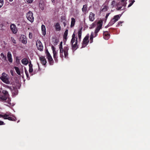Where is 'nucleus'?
<instances>
[{
  "label": "nucleus",
  "instance_id": "09e8293b",
  "mask_svg": "<svg viewBox=\"0 0 150 150\" xmlns=\"http://www.w3.org/2000/svg\"><path fill=\"white\" fill-rule=\"evenodd\" d=\"M53 56H55V55H57V52H56V51L55 50H53Z\"/></svg>",
  "mask_w": 150,
  "mask_h": 150
},
{
  "label": "nucleus",
  "instance_id": "a878e982",
  "mask_svg": "<svg viewBox=\"0 0 150 150\" xmlns=\"http://www.w3.org/2000/svg\"><path fill=\"white\" fill-rule=\"evenodd\" d=\"M14 68L15 69L16 72L17 74L19 75H20L21 72L19 69V68L18 67H14Z\"/></svg>",
  "mask_w": 150,
  "mask_h": 150
},
{
  "label": "nucleus",
  "instance_id": "412c9836",
  "mask_svg": "<svg viewBox=\"0 0 150 150\" xmlns=\"http://www.w3.org/2000/svg\"><path fill=\"white\" fill-rule=\"evenodd\" d=\"M68 30L66 29L63 35V38L65 39L66 41L67 40V35L68 34Z\"/></svg>",
  "mask_w": 150,
  "mask_h": 150
},
{
  "label": "nucleus",
  "instance_id": "dca6fc26",
  "mask_svg": "<svg viewBox=\"0 0 150 150\" xmlns=\"http://www.w3.org/2000/svg\"><path fill=\"white\" fill-rule=\"evenodd\" d=\"M77 42L76 41V42H75V44H71V47L72 48V49L74 50H76L78 48V45H77Z\"/></svg>",
  "mask_w": 150,
  "mask_h": 150
},
{
  "label": "nucleus",
  "instance_id": "58836bf2",
  "mask_svg": "<svg viewBox=\"0 0 150 150\" xmlns=\"http://www.w3.org/2000/svg\"><path fill=\"white\" fill-rule=\"evenodd\" d=\"M114 24L112 22V20H111L109 22V23L108 24V26H110Z\"/></svg>",
  "mask_w": 150,
  "mask_h": 150
},
{
  "label": "nucleus",
  "instance_id": "7c9ffc66",
  "mask_svg": "<svg viewBox=\"0 0 150 150\" xmlns=\"http://www.w3.org/2000/svg\"><path fill=\"white\" fill-rule=\"evenodd\" d=\"M13 93L15 95H16L18 94V91L16 88H14L13 89Z\"/></svg>",
  "mask_w": 150,
  "mask_h": 150
},
{
  "label": "nucleus",
  "instance_id": "774afa93",
  "mask_svg": "<svg viewBox=\"0 0 150 150\" xmlns=\"http://www.w3.org/2000/svg\"><path fill=\"white\" fill-rule=\"evenodd\" d=\"M125 0H121V2H123Z\"/></svg>",
  "mask_w": 150,
  "mask_h": 150
},
{
  "label": "nucleus",
  "instance_id": "5fc2aeb1",
  "mask_svg": "<svg viewBox=\"0 0 150 150\" xmlns=\"http://www.w3.org/2000/svg\"><path fill=\"white\" fill-rule=\"evenodd\" d=\"M4 124V123L3 121L0 120V125H2Z\"/></svg>",
  "mask_w": 150,
  "mask_h": 150
},
{
  "label": "nucleus",
  "instance_id": "7ed1b4c3",
  "mask_svg": "<svg viewBox=\"0 0 150 150\" xmlns=\"http://www.w3.org/2000/svg\"><path fill=\"white\" fill-rule=\"evenodd\" d=\"M36 45L38 50L40 51H43V47L42 43L39 40H38L36 42Z\"/></svg>",
  "mask_w": 150,
  "mask_h": 150
},
{
  "label": "nucleus",
  "instance_id": "20e7f679",
  "mask_svg": "<svg viewBox=\"0 0 150 150\" xmlns=\"http://www.w3.org/2000/svg\"><path fill=\"white\" fill-rule=\"evenodd\" d=\"M88 38V36H86L85 37L82 42L81 48L85 47L88 44L89 42Z\"/></svg>",
  "mask_w": 150,
  "mask_h": 150
},
{
  "label": "nucleus",
  "instance_id": "4be33fe9",
  "mask_svg": "<svg viewBox=\"0 0 150 150\" xmlns=\"http://www.w3.org/2000/svg\"><path fill=\"white\" fill-rule=\"evenodd\" d=\"M5 119H7L10 121H16V118L14 116L13 117H7L5 118Z\"/></svg>",
  "mask_w": 150,
  "mask_h": 150
},
{
  "label": "nucleus",
  "instance_id": "aec40b11",
  "mask_svg": "<svg viewBox=\"0 0 150 150\" xmlns=\"http://www.w3.org/2000/svg\"><path fill=\"white\" fill-rule=\"evenodd\" d=\"M49 62V64L50 65H53L54 64V61L52 57H51L47 58Z\"/></svg>",
  "mask_w": 150,
  "mask_h": 150
},
{
  "label": "nucleus",
  "instance_id": "338daca9",
  "mask_svg": "<svg viewBox=\"0 0 150 150\" xmlns=\"http://www.w3.org/2000/svg\"><path fill=\"white\" fill-rule=\"evenodd\" d=\"M78 36V38L79 39H81V36Z\"/></svg>",
  "mask_w": 150,
  "mask_h": 150
},
{
  "label": "nucleus",
  "instance_id": "39448f33",
  "mask_svg": "<svg viewBox=\"0 0 150 150\" xmlns=\"http://www.w3.org/2000/svg\"><path fill=\"white\" fill-rule=\"evenodd\" d=\"M20 40L24 44H26L27 43V39L26 36L24 35H21L20 37Z\"/></svg>",
  "mask_w": 150,
  "mask_h": 150
},
{
  "label": "nucleus",
  "instance_id": "c85d7f7f",
  "mask_svg": "<svg viewBox=\"0 0 150 150\" xmlns=\"http://www.w3.org/2000/svg\"><path fill=\"white\" fill-rule=\"evenodd\" d=\"M82 29V27L79 29L78 31V36H81Z\"/></svg>",
  "mask_w": 150,
  "mask_h": 150
},
{
  "label": "nucleus",
  "instance_id": "0e129e2a",
  "mask_svg": "<svg viewBox=\"0 0 150 150\" xmlns=\"http://www.w3.org/2000/svg\"><path fill=\"white\" fill-rule=\"evenodd\" d=\"M55 42L56 43V44H57V43L58 42V40L57 39H55Z\"/></svg>",
  "mask_w": 150,
  "mask_h": 150
},
{
  "label": "nucleus",
  "instance_id": "f257e3e1",
  "mask_svg": "<svg viewBox=\"0 0 150 150\" xmlns=\"http://www.w3.org/2000/svg\"><path fill=\"white\" fill-rule=\"evenodd\" d=\"M0 79L3 82L7 84H9L10 83V82L8 79V75L5 73H2Z\"/></svg>",
  "mask_w": 150,
  "mask_h": 150
},
{
  "label": "nucleus",
  "instance_id": "4d7b16f0",
  "mask_svg": "<svg viewBox=\"0 0 150 150\" xmlns=\"http://www.w3.org/2000/svg\"><path fill=\"white\" fill-rule=\"evenodd\" d=\"M39 71V70H35L34 71V74H36L38 72V71Z\"/></svg>",
  "mask_w": 150,
  "mask_h": 150
},
{
  "label": "nucleus",
  "instance_id": "603ef678",
  "mask_svg": "<svg viewBox=\"0 0 150 150\" xmlns=\"http://www.w3.org/2000/svg\"><path fill=\"white\" fill-rule=\"evenodd\" d=\"M27 2L29 3H31L33 2V0H26Z\"/></svg>",
  "mask_w": 150,
  "mask_h": 150
},
{
  "label": "nucleus",
  "instance_id": "8fccbe9b",
  "mask_svg": "<svg viewBox=\"0 0 150 150\" xmlns=\"http://www.w3.org/2000/svg\"><path fill=\"white\" fill-rule=\"evenodd\" d=\"M61 19L63 21V20H65L66 19V17L65 16H62L61 17Z\"/></svg>",
  "mask_w": 150,
  "mask_h": 150
},
{
  "label": "nucleus",
  "instance_id": "cd10ccee",
  "mask_svg": "<svg viewBox=\"0 0 150 150\" xmlns=\"http://www.w3.org/2000/svg\"><path fill=\"white\" fill-rule=\"evenodd\" d=\"M135 1L134 0H129V2H130V3L128 5V7L129 8L131 6Z\"/></svg>",
  "mask_w": 150,
  "mask_h": 150
},
{
  "label": "nucleus",
  "instance_id": "6e6d98bb",
  "mask_svg": "<svg viewBox=\"0 0 150 150\" xmlns=\"http://www.w3.org/2000/svg\"><path fill=\"white\" fill-rule=\"evenodd\" d=\"M110 14V13H108L106 14L105 16V18H106V19H107L108 18V17Z\"/></svg>",
  "mask_w": 150,
  "mask_h": 150
},
{
  "label": "nucleus",
  "instance_id": "9d476101",
  "mask_svg": "<svg viewBox=\"0 0 150 150\" xmlns=\"http://www.w3.org/2000/svg\"><path fill=\"white\" fill-rule=\"evenodd\" d=\"M39 59L41 63L43 65H45L47 63V61L45 57L42 56L39 57Z\"/></svg>",
  "mask_w": 150,
  "mask_h": 150
},
{
  "label": "nucleus",
  "instance_id": "4468645a",
  "mask_svg": "<svg viewBox=\"0 0 150 150\" xmlns=\"http://www.w3.org/2000/svg\"><path fill=\"white\" fill-rule=\"evenodd\" d=\"M7 57L9 62L10 63H12V62L13 59L12 57L11 54L10 52H8Z\"/></svg>",
  "mask_w": 150,
  "mask_h": 150
},
{
  "label": "nucleus",
  "instance_id": "052dcab7",
  "mask_svg": "<svg viewBox=\"0 0 150 150\" xmlns=\"http://www.w3.org/2000/svg\"><path fill=\"white\" fill-rule=\"evenodd\" d=\"M63 23L64 26L65 27L67 25L66 22H63Z\"/></svg>",
  "mask_w": 150,
  "mask_h": 150
},
{
  "label": "nucleus",
  "instance_id": "c03bdc74",
  "mask_svg": "<svg viewBox=\"0 0 150 150\" xmlns=\"http://www.w3.org/2000/svg\"><path fill=\"white\" fill-rule=\"evenodd\" d=\"M29 37L30 39H32L33 37V34L32 33L30 32L29 34Z\"/></svg>",
  "mask_w": 150,
  "mask_h": 150
},
{
  "label": "nucleus",
  "instance_id": "f8f14e48",
  "mask_svg": "<svg viewBox=\"0 0 150 150\" xmlns=\"http://www.w3.org/2000/svg\"><path fill=\"white\" fill-rule=\"evenodd\" d=\"M77 41V38L76 37H75V35L74 33H73L72 36V39L71 41V43L73 44Z\"/></svg>",
  "mask_w": 150,
  "mask_h": 150
},
{
  "label": "nucleus",
  "instance_id": "0eeeda50",
  "mask_svg": "<svg viewBox=\"0 0 150 150\" xmlns=\"http://www.w3.org/2000/svg\"><path fill=\"white\" fill-rule=\"evenodd\" d=\"M63 49L64 57L67 58H68V51L69 50L68 46H64Z\"/></svg>",
  "mask_w": 150,
  "mask_h": 150
},
{
  "label": "nucleus",
  "instance_id": "f03ea898",
  "mask_svg": "<svg viewBox=\"0 0 150 150\" xmlns=\"http://www.w3.org/2000/svg\"><path fill=\"white\" fill-rule=\"evenodd\" d=\"M26 17L27 19L31 22L33 21L34 18L33 16V14L31 11H29L27 13Z\"/></svg>",
  "mask_w": 150,
  "mask_h": 150
},
{
  "label": "nucleus",
  "instance_id": "393cba45",
  "mask_svg": "<svg viewBox=\"0 0 150 150\" xmlns=\"http://www.w3.org/2000/svg\"><path fill=\"white\" fill-rule=\"evenodd\" d=\"M87 6L86 4L84 5L83 6V7L82 8V10L83 13H85L87 10Z\"/></svg>",
  "mask_w": 150,
  "mask_h": 150
},
{
  "label": "nucleus",
  "instance_id": "bb28decb",
  "mask_svg": "<svg viewBox=\"0 0 150 150\" xmlns=\"http://www.w3.org/2000/svg\"><path fill=\"white\" fill-rule=\"evenodd\" d=\"M0 56L1 57L3 60L4 61L6 60V55H4L3 53H2L1 54Z\"/></svg>",
  "mask_w": 150,
  "mask_h": 150
},
{
  "label": "nucleus",
  "instance_id": "473e14b6",
  "mask_svg": "<svg viewBox=\"0 0 150 150\" xmlns=\"http://www.w3.org/2000/svg\"><path fill=\"white\" fill-rule=\"evenodd\" d=\"M2 93L4 94L3 95H5L6 96L8 94V92L6 90H3L2 91Z\"/></svg>",
  "mask_w": 150,
  "mask_h": 150
},
{
  "label": "nucleus",
  "instance_id": "f3484780",
  "mask_svg": "<svg viewBox=\"0 0 150 150\" xmlns=\"http://www.w3.org/2000/svg\"><path fill=\"white\" fill-rule=\"evenodd\" d=\"M123 13H122V14H120L115 16L113 18V20H115L116 22L120 18Z\"/></svg>",
  "mask_w": 150,
  "mask_h": 150
},
{
  "label": "nucleus",
  "instance_id": "6ab92c4d",
  "mask_svg": "<svg viewBox=\"0 0 150 150\" xmlns=\"http://www.w3.org/2000/svg\"><path fill=\"white\" fill-rule=\"evenodd\" d=\"M7 99V97L5 95H0V101H4L6 100Z\"/></svg>",
  "mask_w": 150,
  "mask_h": 150
},
{
  "label": "nucleus",
  "instance_id": "680f3d73",
  "mask_svg": "<svg viewBox=\"0 0 150 150\" xmlns=\"http://www.w3.org/2000/svg\"><path fill=\"white\" fill-rule=\"evenodd\" d=\"M111 20H112V22L114 24L116 22V21H115V20H113V18H112Z\"/></svg>",
  "mask_w": 150,
  "mask_h": 150
},
{
  "label": "nucleus",
  "instance_id": "ddd939ff",
  "mask_svg": "<svg viewBox=\"0 0 150 150\" xmlns=\"http://www.w3.org/2000/svg\"><path fill=\"white\" fill-rule=\"evenodd\" d=\"M95 16L94 13L91 12H90L89 16V20L91 21H94L95 19Z\"/></svg>",
  "mask_w": 150,
  "mask_h": 150
},
{
  "label": "nucleus",
  "instance_id": "b1692460",
  "mask_svg": "<svg viewBox=\"0 0 150 150\" xmlns=\"http://www.w3.org/2000/svg\"><path fill=\"white\" fill-rule=\"evenodd\" d=\"M22 63L25 65H27L28 63V61L26 58H24L21 60Z\"/></svg>",
  "mask_w": 150,
  "mask_h": 150
},
{
  "label": "nucleus",
  "instance_id": "e433bc0d",
  "mask_svg": "<svg viewBox=\"0 0 150 150\" xmlns=\"http://www.w3.org/2000/svg\"><path fill=\"white\" fill-rule=\"evenodd\" d=\"M39 6L42 10L44 9V7L43 4L40 3Z\"/></svg>",
  "mask_w": 150,
  "mask_h": 150
},
{
  "label": "nucleus",
  "instance_id": "72a5a7b5",
  "mask_svg": "<svg viewBox=\"0 0 150 150\" xmlns=\"http://www.w3.org/2000/svg\"><path fill=\"white\" fill-rule=\"evenodd\" d=\"M108 9V6H105L102 8V11H107Z\"/></svg>",
  "mask_w": 150,
  "mask_h": 150
},
{
  "label": "nucleus",
  "instance_id": "6e6552de",
  "mask_svg": "<svg viewBox=\"0 0 150 150\" xmlns=\"http://www.w3.org/2000/svg\"><path fill=\"white\" fill-rule=\"evenodd\" d=\"M62 42H61L60 44L59 50H60V56L62 59H63L64 55H63V49L62 47Z\"/></svg>",
  "mask_w": 150,
  "mask_h": 150
},
{
  "label": "nucleus",
  "instance_id": "3c124183",
  "mask_svg": "<svg viewBox=\"0 0 150 150\" xmlns=\"http://www.w3.org/2000/svg\"><path fill=\"white\" fill-rule=\"evenodd\" d=\"M25 71L27 77V78H28L29 77V75L28 71L26 70H25Z\"/></svg>",
  "mask_w": 150,
  "mask_h": 150
},
{
  "label": "nucleus",
  "instance_id": "2eb2a0df",
  "mask_svg": "<svg viewBox=\"0 0 150 150\" xmlns=\"http://www.w3.org/2000/svg\"><path fill=\"white\" fill-rule=\"evenodd\" d=\"M41 30L43 35L45 36L46 34V30L45 26L42 25L41 26Z\"/></svg>",
  "mask_w": 150,
  "mask_h": 150
},
{
  "label": "nucleus",
  "instance_id": "69168bd1",
  "mask_svg": "<svg viewBox=\"0 0 150 150\" xmlns=\"http://www.w3.org/2000/svg\"><path fill=\"white\" fill-rule=\"evenodd\" d=\"M117 6H118L120 5V3H118L117 4H116Z\"/></svg>",
  "mask_w": 150,
  "mask_h": 150
},
{
  "label": "nucleus",
  "instance_id": "de8ad7c7",
  "mask_svg": "<svg viewBox=\"0 0 150 150\" xmlns=\"http://www.w3.org/2000/svg\"><path fill=\"white\" fill-rule=\"evenodd\" d=\"M33 67H31V68H29V72L30 73H31L32 72H33Z\"/></svg>",
  "mask_w": 150,
  "mask_h": 150
},
{
  "label": "nucleus",
  "instance_id": "13d9d810",
  "mask_svg": "<svg viewBox=\"0 0 150 150\" xmlns=\"http://www.w3.org/2000/svg\"><path fill=\"white\" fill-rule=\"evenodd\" d=\"M52 51H53V50H55V48L53 46H52Z\"/></svg>",
  "mask_w": 150,
  "mask_h": 150
},
{
  "label": "nucleus",
  "instance_id": "f704fd0d",
  "mask_svg": "<svg viewBox=\"0 0 150 150\" xmlns=\"http://www.w3.org/2000/svg\"><path fill=\"white\" fill-rule=\"evenodd\" d=\"M46 54L47 56V58L48 57H51L50 54V53L47 50L46 51Z\"/></svg>",
  "mask_w": 150,
  "mask_h": 150
},
{
  "label": "nucleus",
  "instance_id": "423d86ee",
  "mask_svg": "<svg viewBox=\"0 0 150 150\" xmlns=\"http://www.w3.org/2000/svg\"><path fill=\"white\" fill-rule=\"evenodd\" d=\"M10 27V29L13 33L16 34L17 33V29L15 24H12L11 25Z\"/></svg>",
  "mask_w": 150,
  "mask_h": 150
},
{
  "label": "nucleus",
  "instance_id": "9b49d317",
  "mask_svg": "<svg viewBox=\"0 0 150 150\" xmlns=\"http://www.w3.org/2000/svg\"><path fill=\"white\" fill-rule=\"evenodd\" d=\"M110 35L107 31L103 33V37L106 40H108L110 38Z\"/></svg>",
  "mask_w": 150,
  "mask_h": 150
},
{
  "label": "nucleus",
  "instance_id": "bf43d9fd",
  "mask_svg": "<svg viewBox=\"0 0 150 150\" xmlns=\"http://www.w3.org/2000/svg\"><path fill=\"white\" fill-rule=\"evenodd\" d=\"M5 87H6V88H10V89H11V87H10L9 86H8V85H6L5 86Z\"/></svg>",
  "mask_w": 150,
  "mask_h": 150
},
{
  "label": "nucleus",
  "instance_id": "49530a36",
  "mask_svg": "<svg viewBox=\"0 0 150 150\" xmlns=\"http://www.w3.org/2000/svg\"><path fill=\"white\" fill-rule=\"evenodd\" d=\"M122 8V6H121L119 7L118 6H117V8H116V9L117 11H119Z\"/></svg>",
  "mask_w": 150,
  "mask_h": 150
},
{
  "label": "nucleus",
  "instance_id": "ea45409f",
  "mask_svg": "<svg viewBox=\"0 0 150 150\" xmlns=\"http://www.w3.org/2000/svg\"><path fill=\"white\" fill-rule=\"evenodd\" d=\"M4 4L3 0H0V8H1L3 5Z\"/></svg>",
  "mask_w": 150,
  "mask_h": 150
},
{
  "label": "nucleus",
  "instance_id": "e2e57ef3",
  "mask_svg": "<svg viewBox=\"0 0 150 150\" xmlns=\"http://www.w3.org/2000/svg\"><path fill=\"white\" fill-rule=\"evenodd\" d=\"M53 4H54L55 3V1L54 0H51Z\"/></svg>",
  "mask_w": 150,
  "mask_h": 150
},
{
  "label": "nucleus",
  "instance_id": "a18cd8bd",
  "mask_svg": "<svg viewBox=\"0 0 150 150\" xmlns=\"http://www.w3.org/2000/svg\"><path fill=\"white\" fill-rule=\"evenodd\" d=\"M123 23V22H122V21H119V22L118 24L117 25H116V27H118L119 25H122L121 24Z\"/></svg>",
  "mask_w": 150,
  "mask_h": 150
},
{
  "label": "nucleus",
  "instance_id": "a19ab883",
  "mask_svg": "<svg viewBox=\"0 0 150 150\" xmlns=\"http://www.w3.org/2000/svg\"><path fill=\"white\" fill-rule=\"evenodd\" d=\"M16 62L17 64H19L20 62V60L18 58V57H17L16 58Z\"/></svg>",
  "mask_w": 150,
  "mask_h": 150
},
{
  "label": "nucleus",
  "instance_id": "2f4dec72",
  "mask_svg": "<svg viewBox=\"0 0 150 150\" xmlns=\"http://www.w3.org/2000/svg\"><path fill=\"white\" fill-rule=\"evenodd\" d=\"M9 116L8 115L5 114L4 115H2L1 114H0V117H3V118L4 119L6 117H7Z\"/></svg>",
  "mask_w": 150,
  "mask_h": 150
},
{
  "label": "nucleus",
  "instance_id": "5701e85b",
  "mask_svg": "<svg viewBox=\"0 0 150 150\" xmlns=\"http://www.w3.org/2000/svg\"><path fill=\"white\" fill-rule=\"evenodd\" d=\"M75 22V20L74 18H71V22L70 25L71 27L72 28L74 26Z\"/></svg>",
  "mask_w": 150,
  "mask_h": 150
},
{
  "label": "nucleus",
  "instance_id": "37998d69",
  "mask_svg": "<svg viewBox=\"0 0 150 150\" xmlns=\"http://www.w3.org/2000/svg\"><path fill=\"white\" fill-rule=\"evenodd\" d=\"M126 4H127L126 2L125 3H124L122 4V6H124V7H123V8L122 9V10H124L125 8V7L126 6Z\"/></svg>",
  "mask_w": 150,
  "mask_h": 150
},
{
  "label": "nucleus",
  "instance_id": "864d4df0",
  "mask_svg": "<svg viewBox=\"0 0 150 150\" xmlns=\"http://www.w3.org/2000/svg\"><path fill=\"white\" fill-rule=\"evenodd\" d=\"M29 68H31V67H33V65L31 63V62H30V64L29 65Z\"/></svg>",
  "mask_w": 150,
  "mask_h": 150
},
{
  "label": "nucleus",
  "instance_id": "4c0bfd02",
  "mask_svg": "<svg viewBox=\"0 0 150 150\" xmlns=\"http://www.w3.org/2000/svg\"><path fill=\"white\" fill-rule=\"evenodd\" d=\"M53 57L54 59L55 60V61L57 63L58 62V57L57 55H55L53 56Z\"/></svg>",
  "mask_w": 150,
  "mask_h": 150
},
{
  "label": "nucleus",
  "instance_id": "1a4fd4ad",
  "mask_svg": "<svg viewBox=\"0 0 150 150\" xmlns=\"http://www.w3.org/2000/svg\"><path fill=\"white\" fill-rule=\"evenodd\" d=\"M98 26L95 31V33L96 35V36L97 35V34L98 33V32L100 30L101 28L102 25V23L100 22H98Z\"/></svg>",
  "mask_w": 150,
  "mask_h": 150
},
{
  "label": "nucleus",
  "instance_id": "c756f323",
  "mask_svg": "<svg viewBox=\"0 0 150 150\" xmlns=\"http://www.w3.org/2000/svg\"><path fill=\"white\" fill-rule=\"evenodd\" d=\"M116 5V2L115 1H113L112 2L111 6L112 8H113L115 7Z\"/></svg>",
  "mask_w": 150,
  "mask_h": 150
},
{
  "label": "nucleus",
  "instance_id": "a211bd4d",
  "mask_svg": "<svg viewBox=\"0 0 150 150\" xmlns=\"http://www.w3.org/2000/svg\"><path fill=\"white\" fill-rule=\"evenodd\" d=\"M55 28L56 31H59L61 30V27L59 23H57L55 25Z\"/></svg>",
  "mask_w": 150,
  "mask_h": 150
},
{
  "label": "nucleus",
  "instance_id": "c9c22d12",
  "mask_svg": "<svg viewBox=\"0 0 150 150\" xmlns=\"http://www.w3.org/2000/svg\"><path fill=\"white\" fill-rule=\"evenodd\" d=\"M93 35L92 33H91L90 37V43H91L93 42Z\"/></svg>",
  "mask_w": 150,
  "mask_h": 150
},
{
  "label": "nucleus",
  "instance_id": "79ce46f5",
  "mask_svg": "<svg viewBox=\"0 0 150 150\" xmlns=\"http://www.w3.org/2000/svg\"><path fill=\"white\" fill-rule=\"evenodd\" d=\"M11 40L14 43L16 44V40L14 38H11Z\"/></svg>",
  "mask_w": 150,
  "mask_h": 150
}]
</instances>
